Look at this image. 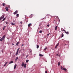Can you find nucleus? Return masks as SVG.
Returning a JSON list of instances; mask_svg holds the SVG:
<instances>
[{
    "label": "nucleus",
    "instance_id": "f257e3e1",
    "mask_svg": "<svg viewBox=\"0 0 73 73\" xmlns=\"http://www.w3.org/2000/svg\"><path fill=\"white\" fill-rule=\"evenodd\" d=\"M17 13H18V11L16 10L15 12H14L13 14L14 15H16V14H17Z\"/></svg>",
    "mask_w": 73,
    "mask_h": 73
},
{
    "label": "nucleus",
    "instance_id": "f03ea898",
    "mask_svg": "<svg viewBox=\"0 0 73 73\" xmlns=\"http://www.w3.org/2000/svg\"><path fill=\"white\" fill-rule=\"evenodd\" d=\"M2 17H0V20H1L2 19H3V18H4V16L3 15H2Z\"/></svg>",
    "mask_w": 73,
    "mask_h": 73
},
{
    "label": "nucleus",
    "instance_id": "7ed1b4c3",
    "mask_svg": "<svg viewBox=\"0 0 73 73\" xmlns=\"http://www.w3.org/2000/svg\"><path fill=\"white\" fill-rule=\"evenodd\" d=\"M31 26H32V24L31 23H29L28 25V27H30Z\"/></svg>",
    "mask_w": 73,
    "mask_h": 73
},
{
    "label": "nucleus",
    "instance_id": "20e7f679",
    "mask_svg": "<svg viewBox=\"0 0 73 73\" xmlns=\"http://www.w3.org/2000/svg\"><path fill=\"white\" fill-rule=\"evenodd\" d=\"M65 31V33H66V34H67V35H68L69 34V32H66V31Z\"/></svg>",
    "mask_w": 73,
    "mask_h": 73
},
{
    "label": "nucleus",
    "instance_id": "39448f33",
    "mask_svg": "<svg viewBox=\"0 0 73 73\" xmlns=\"http://www.w3.org/2000/svg\"><path fill=\"white\" fill-rule=\"evenodd\" d=\"M8 64V62H7L5 63V64L3 66H6V64Z\"/></svg>",
    "mask_w": 73,
    "mask_h": 73
},
{
    "label": "nucleus",
    "instance_id": "423d86ee",
    "mask_svg": "<svg viewBox=\"0 0 73 73\" xmlns=\"http://www.w3.org/2000/svg\"><path fill=\"white\" fill-rule=\"evenodd\" d=\"M24 62H22V64H21V66H23H23H24Z\"/></svg>",
    "mask_w": 73,
    "mask_h": 73
},
{
    "label": "nucleus",
    "instance_id": "0eeeda50",
    "mask_svg": "<svg viewBox=\"0 0 73 73\" xmlns=\"http://www.w3.org/2000/svg\"><path fill=\"white\" fill-rule=\"evenodd\" d=\"M59 44V43H58L57 45H56L55 47V48H57V46H58V45Z\"/></svg>",
    "mask_w": 73,
    "mask_h": 73
},
{
    "label": "nucleus",
    "instance_id": "6e6552de",
    "mask_svg": "<svg viewBox=\"0 0 73 73\" xmlns=\"http://www.w3.org/2000/svg\"><path fill=\"white\" fill-rule=\"evenodd\" d=\"M19 54V52L17 51L16 53V54H15L16 56H17V54Z\"/></svg>",
    "mask_w": 73,
    "mask_h": 73
},
{
    "label": "nucleus",
    "instance_id": "1a4fd4ad",
    "mask_svg": "<svg viewBox=\"0 0 73 73\" xmlns=\"http://www.w3.org/2000/svg\"><path fill=\"white\" fill-rule=\"evenodd\" d=\"M26 66H27V64H24L23 66L25 68H26Z\"/></svg>",
    "mask_w": 73,
    "mask_h": 73
},
{
    "label": "nucleus",
    "instance_id": "9d476101",
    "mask_svg": "<svg viewBox=\"0 0 73 73\" xmlns=\"http://www.w3.org/2000/svg\"><path fill=\"white\" fill-rule=\"evenodd\" d=\"M13 62V61H11L9 63V64H12Z\"/></svg>",
    "mask_w": 73,
    "mask_h": 73
},
{
    "label": "nucleus",
    "instance_id": "9b49d317",
    "mask_svg": "<svg viewBox=\"0 0 73 73\" xmlns=\"http://www.w3.org/2000/svg\"><path fill=\"white\" fill-rule=\"evenodd\" d=\"M16 66H17V65H16V64H15L14 66V69H16Z\"/></svg>",
    "mask_w": 73,
    "mask_h": 73
},
{
    "label": "nucleus",
    "instance_id": "f8f14e48",
    "mask_svg": "<svg viewBox=\"0 0 73 73\" xmlns=\"http://www.w3.org/2000/svg\"><path fill=\"white\" fill-rule=\"evenodd\" d=\"M6 27H7V26H4V27H3V31H4V29H5V28H6Z\"/></svg>",
    "mask_w": 73,
    "mask_h": 73
},
{
    "label": "nucleus",
    "instance_id": "ddd939ff",
    "mask_svg": "<svg viewBox=\"0 0 73 73\" xmlns=\"http://www.w3.org/2000/svg\"><path fill=\"white\" fill-rule=\"evenodd\" d=\"M57 27H58L57 26H56L55 27V30H57Z\"/></svg>",
    "mask_w": 73,
    "mask_h": 73
},
{
    "label": "nucleus",
    "instance_id": "4468645a",
    "mask_svg": "<svg viewBox=\"0 0 73 73\" xmlns=\"http://www.w3.org/2000/svg\"><path fill=\"white\" fill-rule=\"evenodd\" d=\"M39 56H40V57H43L44 56L43 55H42L41 54H39Z\"/></svg>",
    "mask_w": 73,
    "mask_h": 73
},
{
    "label": "nucleus",
    "instance_id": "2eb2a0df",
    "mask_svg": "<svg viewBox=\"0 0 73 73\" xmlns=\"http://www.w3.org/2000/svg\"><path fill=\"white\" fill-rule=\"evenodd\" d=\"M63 70H64L65 71H66L68 70L67 69H66L65 68H63Z\"/></svg>",
    "mask_w": 73,
    "mask_h": 73
},
{
    "label": "nucleus",
    "instance_id": "dca6fc26",
    "mask_svg": "<svg viewBox=\"0 0 73 73\" xmlns=\"http://www.w3.org/2000/svg\"><path fill=\"white\" fill-rule=\"evenodd\" d=\"M25 21H26L27 23H28V19H25Z\"/></svg>",
    "mask_w": 73,
    "mask_h": 73
},
{
    "label": "nucleus",
    "instance_id": "f3484780",
    "mask_svg": "<svg viewBox=\"0 0 73 73\" xmlns=\"http://www.w3.org/2000/svg\"><path fill=\"white\" fill-rule=\"evenodd\" d=\"M19 42H18L16 44V45L17 46H18V45H19Z\"/></svg>",
    "mask_w": 73,
    "mask_h": 73
},
{
    "label": "nucleus",
    "instance_id": "a211bd4d",
    "mask_svg": "<svg viewBox=\"0 0 73 73\" xmlns=\"http://www.w3.org/2000/svg\"><path fill=\"white\" fill-rule=\"evenodd\" d=\"M32 17H33V15H30V18H31Z\"/></svg>",
    "mask_w": 73,
    "mask_h": 73
},
{
    "label": "nucleus",
    "instance_id": "6ab92c4d",
    "mask_svg": "<svg viewBox=\"0 0 73 73\" xmlns=\"http://www.w3.org/2000/svg\"><path fill=\"white\" fill-rule=\"evenodd\" d=\"M3 40H4V39H5V35H4L2 37V38Z\"/></svg>",
    "mask_w": 73,
    "mask_h": 73
},
{
    "label": "nucleus",
    "instance_id": "aec40b11",
    "mask_svg": "<svg viewBox=\"0 0 73 73\" xmlns=\"http://www.w3.org/2000/svg\"><path fill=\"white\" fill-rule=\"evenodd\" d=\"M3 39L2 38H0V41H3Z\"/></svg>",
    "mask_w": 73,
    "mask_h": 73
},
{
    "label": "nucleus",
    "instance_id": "412c9836",
    "mask_svg": "<svg viewBox=\"0 0 73 73\" xmlns=\"http://www.w3.org/2000/svg\"><path fill=\"white\" fill-rule=\"evenodd\" d=\"M58 66H60V62H58Z\"/></svg>",
    "mask_w": 73,
    "mask_h": 73
},
{
    "label": "nucleus",
    "instance_id": "4be33fe9",
    "mask_svg": "<svg viewBox=\"0 0 73 73\" xmlns=\"http://www.w3.org/2000/svg\"><path fill=\"white\" fill-rule=\"evenodd\" d=\"M39 48V46L38 45H37L36 46V48L37 49H38Z\"/></svg>",
    "mask_w": 73,
    "mask_h": 73
},
{
    "label": "nucleus",
    "instance_id": "5701e85b",
    "mask_svg": "<svg viewBox=\"0 0 73 73\" xmlns=\"http://www.w3.org/2000/svg\"><path fill=\"white\" fill-rule=\"evenodd\" d=\"M18 58H18V57H16V59H15V61H17V59H18Z\"/></svg>",
    "mask_w": 73,
    "mask_h": 73
},
{
    "label": "nucleus",
    "instance_id": "b1692460",
    "mask_svg": "<svg viewBox=\"0 0 73 73\" xmlns=\"http://www.w3.org/2000/svg\"><path fill=\"white\" fill-rule=\"evenodd\" d=\"M62 37H64V34H63V33H62V36H61Z\"/></svg>",
    "mask_w": 73,
    "mask_h": 73
},
{
    "label": "nucleus",
    "instance_id": "393cba45",
    "mask_svg": "<svg viewBox=\"0 0 73 73\" xmlns=\"http://www.w3.org/2000/svg\"><path fill=\"white\" fill-rule=\"evenodd\" d=\"M29 62V60H26V62L28 63Z\"/></svg>",
    "mask_w": 73,
    "mask_h": 73
},
{
    "label": "nucleus",
    "instance_id": "a878e982",
    "mask_svg": "<svg viewBox=\"0 0 73 73\" xmlns=\"http://www.w3.org/2000/svg\"><path fill=\"white\" fill-rule=\"evenodd\" d=\"M61 70H63V67H62V66H61Z\"/></svg>",
    "mask_w": 73,
    "mask_h": 73
},
{
    "label": "nucleus",
    "instance_id": "bb28decb",
    "mask_svg": "<svg viewBox=\"0 0 73 73\" xmlns=\"http://www.w3.org/2000/svg\"><path fill=\"white\" fill-rule=\"evenodd\" d=\"M16 16H17V17H18L19 16V14H17L16 15Z\"/></svg>",
    "mask_w": 73,
    "mask_h": 73
},
{
    "label": "nucleus",
    "instance_id": "cd10ccee",
    "mask_svg": "<svg viewBox=\"0 0 73 73\" xmlns=\"http://www.w3.org/2000/svg\"><path fill=\"white\" fill-rule=\"evenodd\" d=\"M5 20V18H4L3 20H2V21H4Z\"/></svg>",
    "mask_w": 73,
    "mask_h": 73
},
{
    "label": "nucleus",
    "instance_id": "c85d7f7f",
    "mask_svg": "<svg viewBox=\"0 0 73 73\" xmlns=\"http://www.w3.org/2000/svg\"><path fill=\"white\" fill-rule=\"evenodd\" d=\"M3 6H4L5 5V3H3L2 4Z\"/></svg>",
    "mask_w": 73,
    "mask_h": 73
},
{
    "label": "nucleus",
    "instance_id": "c756f323",
    "mask_svg": "<svg viewBox=\"0 0 73 73\" xmlns=\"http://www.w3.org/2000/svg\"><path fill=\"white\" fill-rule=\"evenodd\" d=\"M20 49V48H19L17 50V52H19V50Z\"/></svg>",
    "mask_w": 73,
    "mask_h": 73
},
{
    "label": "nucleus",
    "instance_id": "7c9ffc66",
    "mask_svg": "<svg viewBox=\"0 0 73 73\" xmlns=\"http://www.w3.org/2000/svg\"><path fill=\"white\" fill-rule=\"evenodd\" d=\"M6 9V11H9V9Z\"/></svg>",
    "mask_w": 73,
    "mask_h": 73
},
{
    "label": "nucleus",
    "instance_id": "2f4dec72",
    "mask_svg": "<svg viewBox=\"0 0 73 73\" xmlns=\"http://www.w3.org/2000/svg\"><path fill=\"white\" fill-rule=\"evenodd\" d=\"M42 31H39V33H42Z\"/></svg>",
    "mask_w": 73,
    "mask_h": 73
},
{
    "label": "nucleus",
    "instance_id": "473e14b6",
    "mask_svg": "<svg viewBox=\"0 0 73 73\" xmlns=\"http://www.w3.org/2000/svg\"><path fill=\"white\" fill-rule=\"evenodd\" d=\"M46 49H47V48L46 47L44 49V50H46Z\"/></svg>",
    "mask_w": 73,
    "mask_h": 73
},
{
    "label": "nucleus",
    "instance_id": "72a5a7b5",
    "mask_svg": "<svg viewBox=\"0 0 73 73\" xmlns=\"http://www.w3.org/2000/svg\"><path fill=\"white\" fill-rule=\"evenodd\" d=\"M30 53H32V50H31L30 51Z\"/></svg>",
    "mask_w": 73,
    "mask_h": 73
},
{
    "label": "nucleus",
    "instance_id": "f704fd0d",
    "mask_svg": "<svg viewBox=\"0 0 73 73\" xmlns=\"http://www.w3.org/2000/svg\"><path fill=\"white\" fill-rule=\"evenodd\" d=\"M8 9V7H6L5 8V9Z\"/></svg>",
    "mask_w": 73,
    "mask_h": 73
},
{
    "label": "nucleus",
    "instance_id": "c9c22d12",
    "mask_svg": "<svg viewBox=\"0 0 73 73\" xmlns=\"http://www.w3.org/2000/svg\"><path fill=\"white\" fill-rule=\"evenodd\" d=\"M5 23H6V24H8V22H5Z\"/></svg>",
    "mask_w": 73,
    "mask_h": 73
},
{
    "label": "nucleus",
    "instance_id": "e433bc0d",
    "mask_svg": "<svg viewBox=\"0 0 73 73\" xmlns=\"http://www.w3.org/2000/svg\"><path fill=\"white\" fill-rule=\"evenodd\" d=\"M28 56H29V55H27L26 56V58H27V57H28Z\"/></svg>",
    "mask_w": 73,
    "mask_h": 73
},
{
    "label": "nucleus",
    "instance_id": "4c0bfd02",
    "mask_svg": "<svg viewBox=\"0 0 73 73\" xmlns=\"http://www.w3.org/2000/svg\"><path fill=\"white\" fill-rule=\"evenodd\" d=\"M22 21H21V22L20 23H21V25L22 24Z\"/></svg>",
    "mask_w": 73,
    "mask_h": 73
},
{
    "label": "nucleus",
    "instance_id": "58836bf2",
    "mask_svg": "<svg viewBox=\"0 0 73 73\" xmlns=\"http://www.w3.org/2000/svg\"><path fill=\"white\" fill-rule=\"evenodd\" d=\"M47 27H49V25H47Z\"/></svg>",
    "mask_w": 73,
    "mask_h": 73
},
{
    "label": "nucleus",
    "instance_id": "ea45409f",
    "mask_svg": "<svg viewBox=\"0 0 73 73\" xmlns=\"http://www.w3.org/2000/svg\"><path fill=\"white\" fill-rule=\"evenodd\" d=\"M11 24H12V25H15V24H14L13 23H11Z\"/></svg>",
    "mask_w": 73,
    "mask_h": 73
},
{
    "label": "nucleus",
    "instance_id": "a19ab883",
    "mask_svg": "<svg viewBox=\"0 0 73 73\" xmlns=\"http://www.w3.org/2000/svg\"><path fill=\"white\" fill-rule=\"evenodd\" d=\"M56 56H58L59 55H58V54H56Z\"/></svg>",
    "mask_w": 73,
    "mask_h": 73
},
{
    "label": "nucleus",
    "instance_id": "79ce46f5",
    "mask_svg": "<svg viewBox=\"0 0 73 73\" xmlns=\"http://www.w3.org/2000/svg\"><path fill=\"white\" fill-rule=\"evenodd\" d=\"M65 31H65V30H62V31H64V32H65Z\"/></svg>",
    "mask_w": 73,
    "mask_h": 73
},
{
    "label": "nucleus",
    "instance_id": "37998d69",
    "mask_svg": "<svg viewBox=\"0 0 73 73\" xmlns=\"http://www.w3.org/2000/svg\"><path fill=\"white\" fill-rule=\"evenodd\" d=\"M49 34H50L49 33V34H47V36H49Z\"/></svg>",
    "mask_w": 73,
    "mask_h": 73
},
{
    "label": "nucleus",
    "instance_id": "c03bdc74",
    "mask_svg": "<svg viewBox=\"0 0 73 73\" xmlns=\"http://www.w3.org/2000/svg\"><path fill=\"white\" fill-rule=\"evenodd\" d=\"M45 73H48V72H47V71H46Z\"/></svg>",
    "mask_w": 73,
    "mask_h": 73
},
{
    "label": "nucleus",
    "instance_id": "a18cd8bd",
    "mask_svg": "<svg viewBox=\"0 0 73 73\" xmlns=\"http://www.w3.org/2000/svg\"><path fill=\"white\" fill-rule=\"evenodd\" d=\"M12 45H14V44L13 43Z\"/></svg>",
    "mask_w": 73,
    "mask_h": 73
},
{
    "label": "nucleus",
    "instance_id": "49530a36",
    "mask_svg": "<svg viewBox=\"0 0 73 73\" xmlns=\"http://www.w3.org/2000/svg\"><path fill=\"white\" fill-rule=\"evenodd\" d=\"M45 19V18H43L42 19Z\"/></svg>",
    "mask_w": 73,
    "mask_h": 73
},
{
    "label": "nucleus",
    "instance_id": "de8ad7c7",
    "mask_svg": "<svg viewBox=\"0 0 73 73\" xmlns=\"http://www.w3.org/2000/svg\"><path fill=\"white\" fill-rule=\"evenodd\" d=\"M54 21L56 22V20H54Z\"/></svg>",
    "mask_w": 73,
    "mask_h": 73
},
{
    "label": "nucleus",
    "instance_id": "09e8293b",
    "mask_svg": "<svg viewBox=\"0 0 73 73\" xmlns=\"http://www.w3.org/2000/svg\"><path fill=\"white\" fill-rule=\"evenodd\" d=\"M22 46H24V45L23 44H22Z\"/></svg>",
    "mask_w": 73,
    "mask_h": 73
},
{
    "label": "nucleus",
    "instance_id": "8fccbe9b",
    "mask_svg": "<svg viewBox=\"0 0 73 73\" xmlns=\"http://www.w3.org/2000/svg\"><path fill=\"white\" fill-rule=\"evenodd\" d=\"M2 52H3V51L2 50Z\"/></svg>",
    "mask_w": 73,
    "mask_h": 73
},
{
    "label": "nucleus",
    "instance_id": "3c124183",
    "mask_svg": "<svg viewBox=\"0 0 73 73\" xmlns=\"http://www.w3.org/2000/svg\"><path fill=\"white\" fill-rule=\"evenodd\" d=\"M59 56H60V55Z\"/></svg>",
    "mask_w": 73,
    "mask_h": 73
},
{
    "label": "nucleus",
    "instance_id": "603ef678",
    "mask_svg": "<svg viewBox=\"0 0 73 73\" xmlns=\"http://www.w3.org/2000/svg\"><path fill=\"white\" fill-rule=\"evenodd\" d=\"M19 53H20V51H19Z\"/></svg>",
    "mask_w": 73,
    "mask_h": 73
},
{
    "label": "nucleus",
    "instance_id": "864d4df0",
    "mask_svg": "<svg viewBox=\"0 0 73 73\" xmlns=\"http://www.w3.org/2000/svg\"><path fill=\"white\" fill-rule=\"evenodd\" d=\"M23 55H24V54H23Z\"/></svg>",
    "mask_w": 73,
    "mask_h": 73
}]
</instances>
